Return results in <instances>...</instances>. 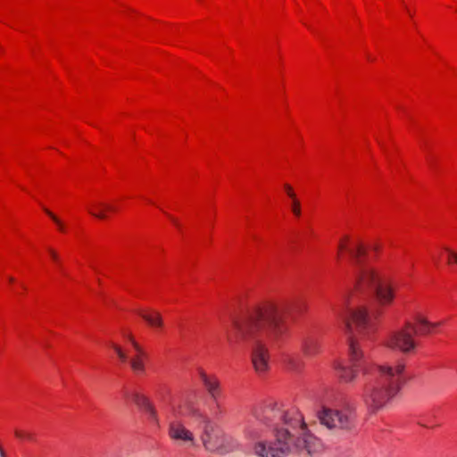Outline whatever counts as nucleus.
I'll list each match as a JSON object with an SVG mask.
<instances>
[{"mask_svg": "<svg viewBox=\"0 0 457 457\" xmlns=\"http://www.w3.org/2000/svg\"><path fill=\"white\" fill-rule=\"evenodd\" d=\"M300 302L281 306L268 304L254 309L243 317L232 319L227 339L231 346L245 345L251 349L252 363L256 372L264 373L269 368L268 346L285 335L284 318L293 312H300Z\"/></svg>", "mask_w": 457, "mask_h": 457, "instance_id": "1", "label": "nucleus"}, {"mask_svg": "<svg viewBox=\"0 0 457 457\" xmlns=\"http://www.w3.org/2000/svg\"><path fill=\"white\" fill-rule=\"evenodd\" d=\"M252 413L257 421L276 432L274 441L254 445L256 456L286 457L293 452L313 456L322 452V442L309 431L298 410H285L278 403L269 402L255 407Z\"/></svg>", "mask_w": 457, "mask_h": 457, "instance_id": "2", "label": "nucleus"}, {"mask_svg": "<svg viewBox=\"0 0 457 457\" xmlns=\"http://www.w3.org/2000/svg\"><path fill=\"white\" fill-rule=\"evenodd\" d=\"M344 323V330L349 342V349L353 367L349 368L342 363L336 364L337 376L345 382H351L356 376V368L359 366V361L362 356V343L368 340L370 336V319L369 312L364 307L351 312V320L339 314Z\"/></svg>", "mask_w": 457, "mask_h": 457, "instance_id": "3", "label": "nucleus"}, {"mask_svg": "<svg viewBox=\"0 0 457 457\" xmlns=\"http://www.w3.org/2000/svg\"><path fill=\"white\" fill-rule=\"evenodd\" d=\"M403 362L378 364L373 382V411L384 408L405 384Z\"/></svg>", "mask_w": 457, "mask_h": 457, "instance_id": "4", "label": "nucleus"}, {"mask_svg": "<svg viewBox=\"0 0 457 457\" xmlns=\"http://www.w3.org/2000/svg\"><path fill=\"white\" fill-rule=\"evenodd\" d=\"M413 323L407 321L404 326L391 332L384 340V345L403 354H410L416 350L417 343L411 330Z\"/></svg>", "mask_w": 457, "mask_h": 457, "instance_id": "5", "label": "nucleus"}, {"mask_svg": "<svg viewBox=\"0 0 457 457\" xmlns=\"http://www.w3.org/2000/svg\"><path fill=\"white\" fill-rule=\"evenodd\" d=\"M338 249H346L351 262L354 267L358 283H369L370 267L367 250L360 242L353 243L349 247L344 242H340Z\"/></svg>", "mask_w": 457, "mask_h": 457, "instance_id": "6", "label": "nucleus"}, {"mask_svg": "<svg viewBox=\"0 0 457 457\" xmlns=\"http://www.w3.org/2000/svg\"><path fill=\"white\" fill-rule=\"evenodd\" d=\"M201 440L209 452L224 453L228 451L229 437L209 419L204 421Z\"/></svg>", "mask_w": 457, "mask_h": 457, "instance_id": "7", "label": "nucleus"}, {"mask_svg": "<svg viewBox=\"0 0 457 457\" xmlns=\"http://www.w3.org/2000/svg\"><path fill=\"white\" fill-rule=\"evenodd\" d=\"M394 291L388 281L373 275V321L379 320L394 301Z\"/></svg>", "mask_w": 457, "mask_h": 457, "instance_id": "8", "label": "nucleus"}, {"mask_svg": "<svg viewBox=\"0 0 457 457\" xmlns=\"http://www.w3.org/2000/svg\"><path fill=\"white\" fill-rule=\"evenodd\" d=\"M317 415L320 424L330 430H348L352 428L351 417L345 411L323 406Z\"/></svg>", "mask_w": 457, "mask_h": 457, "instance_id": "9", "label": "nucleus"}, {"mask_svg": "<svg viewBox=\"0 0 457 457\" xmlns=\"http://www.w3.org/2000/svg\"><path fill=\"white\" fill-rule=\"evenodd\" d=\"M168 435L178 445L190 448L196 445L194 433L178 420L169 421Z\"/></svg>", "mask_w": 457, "mask_h": 457, "instance_id": "10", "label": "nucleus"}, {"mask_svg": "<svg viewBox=\"0 0 457 457\" xmlns=\"http://www.w3.org/2000/svg\"><path fill=\"white\" fill-rule=\"evenodd\" d=\"M197 374L211 399L218 405L221 393L220 382L215 375L207 374L202 368L197 369Z\"/></svg>", "mask_w": 457, "mask_h": 457, "instance_id": "11", "label": "nucleus"}, {"mask_svg": "<svg viewBox=\"0 0 457 457\" xmlns=\"http://www.w3.org/2000/svg\"><path fill=\"white\" fill-rule=\"evenodd\" d=\"M441 324V322H430L425 317L417 315L415 323H413L414 328H411V330L414 335L424 337L431 334Z\"/></svg>", "mask_w": 457, "mask_h": 457, "instance_id": "12", "label": "nucleus"}, {"mask_svg": "<svg viewBox=\"0 0 457 457\" xmlns=\"http://www.w3.org/2000/svg\"><path fill=\"white\" fill-rule=\"evenodd\" d=\"M128 338L136 352V355L129 360L130 367L134 372L137 374L143 373L145 370L143 358L145 353L143 348L134 340L131 336H129Z\"/></svg>", "mask_w": 457, "mask_h": 457, "instance_id": "13", "label": "nucleus"}, {"mask_svg": "<svg viewBox=\"0 0 457 457\" xmlns=\"http://www.w3.org/2000/svg\"><path fill=\"white\" fill-rule=\"evenodd\" d=\"M302 350L306 356H314L320 351V344L319 340L313 337H304L301 343Z\"/></svg>", "mask_w": 457, "mask_h": 457, "instance_id": "14", "label": "nucleus"}, {"mask_svg": "<svg viewBox=\"0 0 457 457\" xmlns=\"http://www.w3.org/2000/svg\"><path fill=\"white\" fill-rule=\"evenodd\" d=\"M114 206L108 204L104 202H96L92 204V207L88 208V212L94 217L104 220L107 218V212H115Z\"/></svg>", "mask_w": 457, "mask_h": 457, "instance_id": "15", "label": "nucleus"}, {"mask_svg": "<svg viewBox=\"0 0 457 457\" xmlns=\"http://www.w3.org/2000/svg\"><path fill=\"white\" fill-rule=\"evenodd\" d=\"M125 396L130 399L142 411L145 410L152 404L150 400L145 395L137 391H128L125 393Z\"/></svg>", "mask_w": 457, "mask_h": 457, "instance_id": "16", "label": "nucleus"}, {"mask_svg": "<svg viewBox=\"0 0 457 457\" xmlns=\"http://www.w3.org/2000/svg\"><path fill=\"white\" fill-rule=\"evenodd\" d=\"M125 396L130 399L142 411L145 410L152 404L150 400L145 395L137 391H128L125 393Z\"/></svg>", "mask_w": 457, "mask_h": 457, "instance_id": "17", "label": "nucleus"}, {"mask_svg": "<svg viewBox=\"0 0 457 457\" xmlns=\"http://www.w3.org/2000/svg\"><path fill=\"white\" fill-rule=\"evenodd\" d=\"M139 315L150 326H152L154 328H162L163 326L162 315L158 312H152L151 313L140 312Z\"/></svg>", "mask_w": 457, "mask_h": 457, "instance_id": "18", "label": "nucleus"}, {"mask_svg": "<svg viewBox=\"0 0 457 457\" xmlns=\"http://www.w3.org/2000/svg\"><path fill=\"white\" fill-rule=\"evenodd\" d=\"M144 411L147 415V418L150 420V422L156 426L159 425L157 411L153 403L150 406H148L145 410H144Z\"/></svg>", "mask_w": 457, "mask_h": 457, "instance_id": "19", "label": "nucleus"}, {"mask_svg": "<svg viewBox=\"0 0 457 457\" xmlns=\"http://www.w3.org/2000/svg\"><path fill=\"white\" fill-rule=\"evenodd\" d=\"M144 411L147 415V418L150 420V422L156 426L159 425L157 411L153 403L150 406H148L145 410H144Z\"/></svg>", "mask_w": 457, "mask_h": 457, "instance_id": "20", "label": "nucleus"}, {"mask_svg": "<svg viewBox=\"0 0 457 457\" xmlns=\"http://www.w3.org/2000/svg\"><path fill=\"white\" fill-rule=\"evenodd\" d=\"M14 434H15L16 437H18L19 439H21V440H29V441L34 440V435L30 432H26V431L16 429L14 431Z\"/></svg>", "mask_w": 457, "mask_h": 457, "instance_id": "21", "label": "nucleus"}, {"mask_svg": "<svg viewBox=\"0 0 457 457\" xmlns=\"http://www.w3.org/2000/svg\"><path fill=\"white\" fill-rule=\"evenodd\" d=\"M112 347L121 361L125 362L128 361L127 354L122 351V349L120 346L112 345Z\"/></svg>", "mask_w": 457, "mask_h": 457, "instance_id": "22", "label": "nucleus"}, {"mask_svg": "<svg viewBox=\"0 0 457 457\" xmlns=\"http://www.w3.org/2000/svg\"><path fill=\"white\" fill-rule=\"evenodd\" d=\"M45 212L56 223V225L59 227V228L61 230H63V224L62 223V221L49 210L45 209Z\"/></svg>", "mask_w": 457, "mask_h": 457, "instance_id": "23", "label": "nucleus"}, {"mask_svg": "<svg viewBox=\"0 0 457 457\" xmlns=\"http://www.w3.org/2000/svg\"><path fill=\"white\" fill-rule=\"evenodd\" d=\"M292 212L297 217L301 215L300 202L298 200H295V202L292 203Z\"/></svg>", "mask_w": 457, "mask_h": 457, "instance_id": "24", "label": "nucleus"}, {"mask_svg": "<svg viewBox=\"0 0 457 457\" xmlns=\"http://www.w3.org/2000/svg\"><path fill=\"white\" fill-rule=\"evenodd\" d=\"M48 252L50 253L51 258L54 262H59V256H58L57 253L54 249H51V248L48 249Z\"/></svg>", "mask_w": 457, "mask_h": 457, "instance_id": "25", "label": "nucleus"}, {"mask_svg": "<svg viewBox=\"0 0 457 457\" xmlns=\"http://www.w3.org/2000/svg\"><path fill=\"white\" fill-rule=\"evenodd\" d=\"M284 188H285V190H286V192H287L288 196L292 195V194L295 193L293 188H292V187L290 185H288V184H285L284 185Z\"/></svg>", "mask_w": 457, "mask_h": 457, "instance_id": "26", "label": "nucleus"}, {"mask_svg": "<svg viewBox=\"0 0 457 457\" xmlns=\"http://www.w3.org/2000/svg\"><path fill=\"white\" fill-rule=\"evenodd\" d=\"M450 255L451 257L453 259V262L455 263H457V253H453V252H450Z\"/></svg>", "mask_w": 457, "mask_h": 457, "instance_id": "27", "label": "nucleus"}, {"mask_svg": "<svg viewBox=\"0 0 457 457\" xmlns=\"http://www.w3.org/2000/svg\"><path fill=\"white\" fill-rule=\"evenodd\" d=\"M170 220H172V222H173V223H174L178 228H179V227H180V225H179V221H178L176 219H174L173 217H170Z\"/></svg>", "mask_w": 457, "mask_h": 457, "instance_id": "28", "label": "nucleus"}, {"mask_svg": "<svg viewBox=\"0 0 457 457\" xmlns=\"http://www.w3.org/2000/svg\"><path fill=\"white\" fill-rule=\"evenodd\" d=\"M380 249V245L373 244V253L378 252Z\"/></svg>", "mask_w": 457, "mask_h": 457, "instance_id": "29", "label": "nucleus"}, {"mask_svg": "<svg viewBox=\"0 0 457 457\" xmlns=\"http://www.w3.org/2000/svg\"><path fill=\"white\" fill-rule=\"evenodd\" d=\"M289 197L291 198L292 203H294V202H295V200H298V199L296 198L295 193H293V194H292V195H289Z\"/></svg>", "mask_w": 457, "mask_h": 457, "instance_id": "30", "label": "nucleus"}, {"mask_svg": "<svg viewBox=\"0 0 457 457\" xmlns=\"http://www.w3.org/2000/svg\"><path fill=\"white\" fill-rule=\"evenodd\" d=\"M448 254H450V252H452L450 249H446ZM453 262V259L451 257V255H449V258H448V262L451 263V262Z\"/></svg>", "mask_w": 457, "mask_h": 457, "instance_id": "31", "label": "nucleus"}, {"mask_svg": "<svg viewBox=\"0 0 457 457\" xmlns=\"http://www.w3.org/2000/svg\"><path fill=\"white\" fill-rule=\"evenodd\" d=\"M9 281H10V282H13V281H14V278H13L12 277H10V278H9Z\"/></svg>", "mask_w": 457, "mask_h": 457, "instance_id": "32", "label": "nucleus"}]
</instances>
